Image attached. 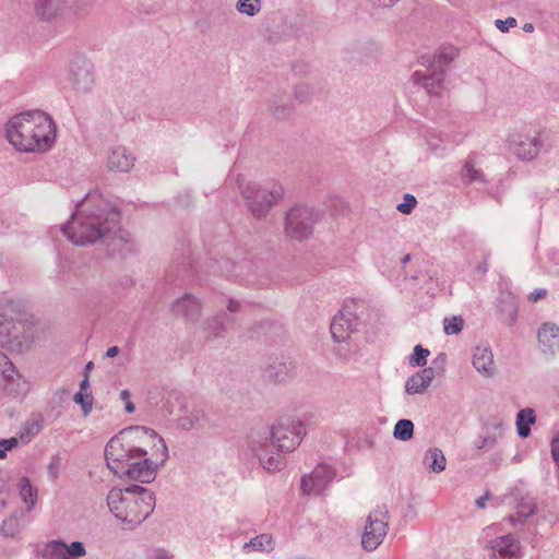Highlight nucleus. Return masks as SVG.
Masks as SVG:
<instances>
[{
	"label": "nucleus",
	"instance_id": "f257e3e1",
	"mask_svg": "<svg viewBox=\"0 0 559 559\" xmlns=\"http://www.w3.org/2000/svg\"><path fill=\"white\" fill-rule=\"evenodd\" d=\"M168 457L164 439L153 429L136 426L120 431L105 447L107 466L115 475L148 484Z\"/></svg>",
	"mask_w": 559,
	"mask_h": 559
},
{
	"label": "nucleus",
	"instance_id": "f03ea898",
	"mask_svg": "<svg viewBox=\"0 0 559 559\" xmlns=\"http://www.w3.org/2000/svg\"><path fill=\"white\" fill-rule=\"evenodd\" d=\"M119 222L120 212L116 206L98 193H87L61 231L73 243L86 246L116 234Z\"/></svg>",
	"mask_w": 559,
	"mask_h": 559
},
{
	"label": "nucleus",
	"instance_id": "7ed1b4c3",
	"mask_svg": "<svg viewBox=\"0 0 559 559\" xmlns=\"http://www.w3.org/2000/svg\"><path fill=\"white\" fill-rule=\"evenodd\" d=\"M8 141L21 152H45L56 139L52 118L41 110L21 112L7 123Z\"/></svg>",
	"mask_w": 559,
	"mask_h": 559
},
{
	"label": "nucleus",
	"instance_id": "20e7f679",
	"mask_svg": "<svg viewBox=\"0 0 559 559\" xmlns=\"http://www.w3.org/2000/svg\"><path fill=\"white\" fill-rule=\"evenodd\" d=\"M33 316L21 301L0 299V346L13 352L27 350L35 340Z\"/></svg>",
	"mask_w": 559,
	"mask_h": 559
},
{
	"label": "nucleus",
	"instance_id": "39448f33",
	"mask_svg": "<svg viewBox=\"0 0 559 559\" xmlns=\"http://www.w3.org/2000/svg\"><path fill=\"white\" fill-rule=\"evenodd\" d=\"M107 504L116 519L134 528L154 511L155 496L145 487L133 484L124 489H111Z\"/></svg>",
	"mask_w": 559,
	"mask_h": 559
},
{
	"label": "nucleus",
	"instance_id": "423d86ee",
	"mask_svg": "<svg viewBox=\"0 0 559 559\" xmlns=\"http://www.w3.org/2000/svg\"><path fill=\"white\" fill-rule=\"evenodd\" d=\"M236 183L242 195L247 201L251 214L261 219L264 217L273 204L282 199L284 191L280 183H272L270 187H260L255 183L246 181L242 175H237Z\"/></svg>",
	"mask_w": 559,
	"mask_h": 559
},
{
	"label": "nucleus",
	"instance_id": "0eeeda50",
	"mask_svg": "<svg viewBox=\"0 0 559 559\" xmlns=\"http://www.w3.org/2000/svg\"><path fill=\"white\" fill-rule=\"evenodd\" d=\"M455 56L456 49L448 47L436 53L432 61H430V58L428 57H423V60H425L423 63L429 62L432 66V69L428 70L427 73L416 71L413 74L414 82L416 84H421L429 95H439L443 87V67L449 64Z\"/></svg>",
	"mask_w": 559,
	"mask_h": 559
},
{
	"label": "nucleus",
	"instance_id": "6e6552de",
	"mask_svg": "<svg viewBox=\"0 0 559 559\" xmlns=\"http://www.w3.org/2000/svg\"><path fill=\"white\" fill-rule=\"evenodd\" d=\"M319 219V213L308 206L297 205L286 214L285 233L296 240H304L312 235L313 226Z\"/></svg>",
	"mask_w": 559,
	"mask_h": 559
},
{
	"label": "nucleus",
	"instance_id": "1a4fd4ad",
	"mask_svg": "<svg viewBox=\"0 0 559 559\" xmlns=\"http://www.w3.org/2000/svg\"><path fill=\"white\" fill-rule=\"evenodd\" d=\"M389 511L385 506H379L367 518L361 546L367 551L376 550L388 533Z\"/></svg>",
	"mask_w": 559,
	"mask_h": 559
},
{
	"label": "nucleus",
	"instance_id": "9d476101",
	"mask_svg": "<svg viewBox=\"0 0 559 559\" xmlns=\"http://www.w3.org/2000/svg\"><path fill=\"white\" fill-rule=\"evenodd\" d=\"M305 433L306 429L301 421L286 420L271 428L270 438L277 451L289 452L299 445Z\"/></svg>",
	"mask_w": 559,
	"mask_h": 559
},
{
	"label": "nucleus",
	"instance_id": "9b49d317",
	"mask_svg": "<svg viewBox=\"0 0 559 559\" xmlns=\"http://www.w3.org/2000/svg\"><path fill=\"white\" fill-rule=\"evenodd\" d=\"M0 381L3 383L4 392L13 397L21 396L28 391V382L3 353H0Z\"/></svg>",
	"mask_w": 559,
	"mask_h": 559
},
{
	"label": "nucleus",
	"instance_id": "f8f14e48",
	"mask_svg": "<svg viewBox=\"0 0 559 559\" xmlns=\"http://www.w3.org/2000/svg\"><path fill=\"white\" fill-rule=\"evenodd\" d=\"M72 87L79 93H88L92 91L95 82V75L92 63L78 58L70 63V78Z\"/></svg>",
	"mask_w": 559,
	"mask_h": 559
},
{
	"label": "nucleus",
	"instance_id": "ddd939ff",
	"mask_svg": "<svg viewBox=\"0 0 559 559\" xmlns=\"http://www.w3.org/2000/svg\"><path fill=\"white\" fill-rule=\"evenodd\" d=\"M85 555V546L79 540H74L69 545L60 539L51 540L45 545L41 551L44 559H78Z\"/></svg>",
	"mask_w": 559,
	"mask_h": 559
},
{
	"label": "nucleus",
	"instance_id": "4468645a",
	"mask_svg": "<svg viewBox=\"0 0 559 559\" xmlns=\"http://www.w3.org/2000/svg\"><path fill=\"white\" fill-rule=\"evenodd\" d=\"M508 141L510 150L522 160L534 159L543 144L538 135L523 133H513Z\"/></svg>",
	"mask_w": 559,
	"mask_h": 559
},
{
	"label": "nucleus",
	"instance_id": "2eb2a0df",
	"mask_svg": "<svg viewBox=\"0 0 559 559\" xmlns=\"http://www.w3.org/2000/svg\"><path fill=\"white\" fill-rule=\"evenodd\" d=\"M334 477L335 471L330 465L319 464L310 475L301 478V490L307 495H320Z\"/></svg>",
	"mask_w": 559,
	"mask_h": 559
},
{
	"label": "nucleus",
	"instance_id": "dca6fc26",
	"mask_svg": "<svg viewBox=\"0 0 559 559\" xmlns=\"http://www.w3.org/2000/svg\"><path fill=\"white\" fill-rule=\"evenodd\" d=\"M171 311L176 317L195 323L202 314V302L194 295L185 294L173 302Z\"/></svg>",
	"mask_w": 559,
	"mask_h": 559
},
{
	"label": "nucleus",
	"instance_id": "f3484780",
	"mask_svg": "<svg viewBox=\"0 0 559 559\" xmlns=\"http://www.w3.org/2000/svg\"><path fill=\"white\" fill-rule=\"evenodd\" d=\"M357 319L352 312L343 309L336 314L331 323L330 331L333 340L337 343L345 342L350 334L357 330Z\"/></svg>",
	"mask_w": 559,
	"mask_h": 559
},
{
	"label": "nucleus",
	"instance_id": "a211bd4d",
	"mask_svg": "<svg viewBox=\"0 0 559 559\" xmlns=\"http://www.w3.org/2000/svg\"><path fill=\"white\" fill-rule=\"evenodd\" d=\"M294 365L290 358L285 356L271 358L263 369L265 380L280 383L290 378Z\"/></svg>",
	"mask_w": 559,
	"mask_h": 559
},
{
	"label": "nucleus",
	"instance_id": "6ab92c4d",
	"mask_svg": "<svg viewBox=\"0 0 559 559\" xmlns=\"http://www.w3.org/2000/svg\"><path fill=\"white\" fill-rule=\"evenodd\" d=\"M472 364L474 368L484 377L492 378L496 374V365L493 354L489 346H476L473 352Z\"/></svg>",
	"mask_w": 559,
	"mask_h": 559
},
{
	"label": "nucleus",
	"instance_id": "aec40b11",
	"mask_svg": "<svg viewBox=\"0 0 559 559\" xmlns=\"http://www.w3.org/2000/svg\"><path fill=\"white\" fill-rule=\"evenodd\" d=\"M538 343L545 355L554 356L559 350V326L544 323L537 334Z\"/></svg>",
	"mask_w": 559,
	"mask_h": 559
},
{
	"label": "nucleus",
	"instance_id": "412c9836",
	"mask_svg": "<svg viewBox=\"0 0 559 559\" xmlns=\"http://www.w3.org/2000/svg\"><path fill=\"white\" fill-rule=\"evenodd\" d=\"M493 556L491 559H514L520 551L519 540L511 534L497 537L491 542Z\"/></svg>",
	"mask_w": 559,
	"mask_h": 559
},
{
	"label": "nucleus",
	"instance_id": "4be33fe9",
	"mask_svg": "<svg viewBox=\"0 0 559 559\" xmlns=\"http://www.w3.org/2000/svg\"><path fill=\"white\" fill-rule=\"evenodd\" d=\"M235 318L226 312H218L209 317L203 322V331L211 338L223 337L229 325L235 323Z\"/></svg>",
	"mask_w": 559,
	"mask_h": 559
},
{
	"label": "nucleus",
	"instance_id": "5701e85b",
	"mask_svg": "<svg viewBox=\"0 0 559 559\" xmlns=\"http://www.w3.org/2000/svg\"><path fill=\"white\" fill-rule=\"evenodd\" d=\"M436 377V370L427 367L411 376L405 382V391L407 394H424Z\"/></svg>",
	"mask_w": 559,
	"mask_h": 559
},
{
	"label": "nucleus",
	"instance_id": "b1692460",
	"mask_svg": "<svg viewBox=\"0 0 559 559\" xmlns=\"http://www.w3.org/2000/svg\"><path fill=\"white\" fill-rule=\"evenodd\" d=\"M135 158L123 146L114 147L107 160V167L111 171H129L134 165Z\"/></svg>",
	"mask_w": 559,
	"mask_h": 559
},
{
	"label": "nucleus",
	"instance_id": "393cba45",
	"mask_svg": "<svg viewBox=\"0 0 559 559\" xmlns=\"http://www.w3.org/2000/svg\"><path fill=\"white\" fill-rule=\"evenodd\" d=\"M516 509V516H510V522L513 525H516L518 523L523 525L527 518L540 512V508L537 507L536 503H534L533 499H531L530 497H522L518 501Z\"/></svg>",
	"mask_w": 559,
	"mask_h": 559
},
{
	"label": "nucleus",
	"instance_id": "a878e982",
	"mask_svg": "<svg viewBox=\"0 0 559 559\" xmlns=\"http://www.w3.org/2000/svg\"><path fill=\"white\" fill-rule=\"evenodd\" d=\"M207 424V416L202 409H192L178 418V427L182 430H198Z\"/></svg>",
	"mask_w": 559,
	"mask_h": 559
},
{
	"label": "nucleus",
	"instance_id": "bb28decb",
	"mask_svg": "<svg viewBox=\"0 0 559 559\" xmlns=\"http://www.w3.org/2000/svg\"><path fill=\"white\" fill-rule=\"evenodd\" d=\"M423 463L429 472L441 473L445 469L447 460L440 449L430 448L426 451Z\"/></svg>",
	"mask_w": 559,
	"mask_h": 559
},
{
	"label": "nucleus",
	"instance_id": "cd10ccee",
	"mask_svg": "<svg viewBox=\"0 0 559 559\" xmlns=\"http://www.w3.org/2000/svg\"><path fill=\"white\" fill-rule=\"evenodd\" d=\"M59 10V0H35V12L41 21L50 22L55 20Z\"/></svg>",
	"mask_w": 559,
	"mask_h": 559
},
{
	"label": "nucleus",
	"instance_id": "c85d7f7f",
	"mask_svg": "<svg viewBox=\"0 0 559 559\" xmlns=\"http://www.w3.org/2000/svg\"><path fill=\"white\" fill-rule=\"evenodd\" d=\"M500 312L506 316V322L512 325L519 316V302L512 294L508 293L500 298Z\"/></svg>",
	"mask_w": 559,
	"mask_h": 559
},
{
	"label": "nucleus",
	"instance_id": "c756f323",
	"mask_svg": "<svg viewBox=\"0 0 559 559\" xmlns=\"http://www.w3.org/2000/svg\"><path fill=\"white\" fill-rule=\"evenodd\" d=\"M535 412L532 408H523L516 415V429L522 438H526L531 433V426L535 424Z\"/></svg>",
	"mask_w": 559,
	"mask_h": 559
},
{
	"label": "nucleus",
	"instance_id": "7c9ffc66",
	"mask_svg": "<svg viewBox=\"0 0 559 559\" xmlns=\"http://www.w3.org/2000/svg\"><path fill=\"white\" fill-rule=\"evenodd\" d=\"M261 466L267 472L281 471L285 466V460L281 455H272L266 449L258 453Z\"/></svg>",
	"mask_w": 559,
	"mask_h": 559
},
{
	"label": "nucleus",
	"instance_id": "2f4dec72",
	"mask_svg": "<svg viewBox=\"0 0 559 559\" xmlns=\"http://www.w3.org/2000/svg\"><path fill=\"white\" fill-rule=\"evenodd\" d=\"M269 110L277 118H285L293 112V106L287 97L277 96L270 102Z\"/></svg>",
	"mask_w": 559,
	"mask_h": 559
},
{
	"label": "nucleus",
	"instance_id": "473e14b6",
	"mask_svg": "<svg viewBox=\"0 0 559 559\" xmlns=\"http://www.w3.org/2000/svg\"><path fill=\"white\" fill-rule=\"evenodd\" d=\"M20 496L28 504V510L33 509L37 500V489L31 484L27 477H22L19 483Z\"/></svg>",
	"mask_w": 559,
	"mask_h": 559
},
{
	"label": "nucleus",
	"instance_id": "72a5a7b5",
	"mask_svg": "<svg viewBox=\"0 0 559 559\" xmlns=\"http://www.w3.org/2000/svg\"><path fill=\"white\" fill-rule=\"evenodd\" d=\"M414 435V424L411 419H400L394 426L393 437L400 441H408Z\"/></svg>",
	"mask_w": 559,
	"mask_h": 559
},
{
	"label": "nucleus",
	"instance_id": "f704fd0d",
	"mask_svg": "<svg viewBox=\"0 0 559 559\" xmlns=\"http://www.w3.org/2000/svg\"><path fill=\"white\" fill-rule=\"evenodd\" d=\"M236 9L238 12L242 14H247L248 16H254L261 10V1L260 0H238L236 3Z\"/></svg>",
	"mask_w": 559,
	"mask_h": 559
},
{
	"label": "nucleus",
	"instance_id": "c9c22d12",
	"mask_svg": "<svg viewBox=\"0 0 559 559\" xmlns=\"http://www.w3.org/2000/svg\"><path fill=\"white\" fill-rule=\"evenodd\" d=\"M430 352L427 348H424L421 345H416L414 347V353L408 358V364L412 367H424L427 364V357Z\"/></svg>",
	"mask_w": 559,
	"mask_h": 559
},
{
	"label": "nucleus",
	"instance_id": "e433bc0d",
	"mask_svg": "<svg viewBox=\"0 0 559 559\" xmlns=\"http://www.w3.org/2000/svg\"><path fill=\"white\" fill-rule=\"evenodd\" d=\"M462 177L467 182L484 181V175L474 167L472 160H467L462 168Z\"/></svg>",
	"mask_w": 559,
	"mask_h": 559
},
{
	"label": "nucleus",
	"instance_id": "4c0bfd02",
	"mask_svg": "<svg viewBox=\"0 0 559 559\" xmlns=\"http://www.w3.org/2000/svg\"><path fill=\"white\" fill-rule=\"evenodd\" d=\"M73 401L81 405L82 407V412H83V416H88L90 413L92 412V408H93V397L91 395V393H85V392H76L73 396Z\"/></svg>",
	"mask_w": 559,
	"mask_h": 559
},
{
	"label": "nucleus",
	"instance_id": "58836bf2",
	"mask_svg": "<svg viewBox=\"0 0 559 559\" xmlns=\"http://www.w3.org/2000/svg\"><path fill=\"white\" fill-rule=\"evenodd\" d=\"M247 546L252 547L254 550H270L272 547V537L267 534H261L252 538Z\"/></svg>",
	"mask_w": 559,
	"mask_h": 559
},
{
	"label": "nucleus",
	"instance_id": "ea45409f",
	"mask_svg": "<svg viewBox=\"0 0 559 559\" xmlns=\"http://www.w3.org/2000/svg\"><path fill=\"white\" fill-rule=\"evenodd\" d=\"M216 263H217V267H214L213 273L223 275V276L236 275V272L234 271L235 264L228 258H222Z\"/></svg>",
	"mask_w": 559,
	"mask_h": 559
},
{
	"label": "nucleus",
	"instance_id": "a19ab883",
	"mask_svg": "<svg viewBox=\"0 0 559 559\" xmlns=\"http://www.w3.org/2000/svg\"><path fill=\"white\" fill-rule=\"evenodd\" d=\"M313 91L310 85L302 83L295 86L294 97L298 103H307L310 100Z\"/></svg>",
	"mask_w": 559,
	"mask_h": 559
},
{
	"label": "nucleus",
	"instance_id": "79ce46f5",
	"mask_svg": "<svg viewBox=\"0 0 559 559\" xmlns=\"http://www.w3.org/2000/svg\"><path fill=\"white\" fill-rule=\"evenodd\" d=\"M443 324L447 334H457L463 330L464 320L462 317L445 318Z\"/></svg>",
	"mask_w": 559,
	"mask_h": 559
},
{
	"label": "nucleus",
	"instance_id": "37998d69",
	"mask_svg": "<svg viewBox=\"0 0 559 559\" xmlns=\"http://www.w3.org/2000/svg\"><path fill=\"white\" fill-rule=\"evenodd\" d=\"M62 457L60 453H56L51 456L50 462L47 466V473L49 478L55 481L60 474V467H61Z\"/></svg>",
	"mask_w": 559,
	"mask_h": 559
},
{
	"label": "nucleus",
	"instance_id": "c03bdc74",
	"mask_svg": "<svg viewBox=\"0 0 559 559\" xmlns=\"http://www.w3.org/2000/svg\"><path fill=\"white\" fill-rule=\"evenodd\" d=\"M1 533L4 536L13 537L19 532V520L15 516L5 519L1 525Z\"/></svg>",
	"mask_w": 559,
	"mask_h": 559
},
{
	"label": "nucleus",
	"instance_id": "a18cd8bd",
	"mask_svg": "<svg viewBox=\"0 0 559 559\" xmlns=\"http://www.w3.org/2000/svg\"><path fill=\"white\" fill-rule=\"evenodd\" d=\"M417 204V200L413 194H404L403 202L397 205V211L402 214H411Z\"/></svg>",
	"mask_w": 559,
	"mask_h": 559
},
{
	"label": "nucleus",
	"instance_id": "49530a36",
	"mask_svg": "<svg viewBox=\"0 0 559 559\" xmlns=\"http://www.w3.org/2000/svg\"><path fill=\"white\" fill-rule=\"evenodd\" d=\"M496 444L497 438L495 435L479 437L478 440L475 441V448L477 450H491Z\"/></svg>",
	"mask_w": 559,
	"mask_h": 559
},
{
	"label": "nucleus",
	"instance_id": "de8ad7c7",
	"mask_svg": "<svg viewBox=\"0 0 559 559\" xmlns=\"http://www.w3.org/2000/svg\"><path fill=\"white\" fill-rule=\"evenodd\" d=\"M19 444L17 438L0 439V459L7 456V451H11Z\"/></svg>",
	"mask_w": 559,
	"mask_h": 559
},
{
	"label": "nucleus",
	"instance_id": "09e8293b",
	"mask_svg": "<svg viewBox=\"0 0 559 559\" xmlns=\"http://www.w3.org/2000/svg\"><path fill=\"white\" fill-rule=\"evenodd\" d=\"M495 24L500 32L506 33L509 31L510 27L516 26V20L514 17H508L506 20H496Z\"/></svg>",
	"mask_w": 559,
	"mask_h": 559
},
{
	"label": "nucleus",
	"instance_id": "8fccbe9b",
	"mask_svg": "<svg viewBox=\"0 0 559 559\" xmlns=\"http://www.w3.org/2000/svg\"><path fill=\"white\" fill-rule=\"evenodd\" d=\"M226 309L229 313H238L242 310V305L239 300L235 298H228L226 304Z\"/></svg>",
	"mask_w": 559,
	"mask_h": 559
},
{
	"label": "nucleus",
	"instance_id": "3c124183",
	"mask_svg": "<svg viewBox=\"0 0 559 559\" xmlns=\"http://www.w3.org/2000/svg\"><path fill=\"white\" fill-rule=\"evenodd\" d=\"M551 456L556 464L559 466V436L551 441Z\"/></svg>",
	"mask_w": 559,
	"mask_h": 559
},
{
	"label": "nucleus",
	"instance_id": "603ef678",
	"mask_svg": "<svg viewBox=\"0 0 559 559\" xmlns=\"http://www.w3.org/2000/svg\"><path fill=\"white\" fill-rule=\"evenodd\" d=\"M547 295V290L544 288L535 289L533 293L530 294L528 299L531 301H538L540 299H544Z\"/></svg>",
	"mask_w": 559,
	"mask_h": 559
},
{
	"label": "nucleus",
	"instance_id": "864d4df0",
	"mask_svg": "<svg viewBox=\"0 0 559 559\" xmlns=\"http://www.w3.org/2000/svg\"><path fill=\"white\" fill-rule=\"evenodd\" d=\"M538 514L540 518L546 520L551 525L558 521V514L556 512H549V513L544 514V511L540 508V512Z\"/></svg>",
	"mask_w": 559,
	"mask_h": 559
},
{
	"label": "nucleus",
	"instance_id": "5fc2aeb1",
	"mask_svg": "<svg viewBox=\"0 0 559 559\" xmlns=\"http://www.w3.org/2000/svg\"><path fill=\"white\" fill-rule=\"evenodd\" d=\"M135 445H141L150 451L148 456L152 452H156V448H153V441L152 439H145L143 441H134Z\"/></svg>",
	"mask_w": 559,
	"mask_h": 559
},
{
	"label": "nucleus",
	"instance_id": "6e6d98bb",
	"mask_svg": "<svg viewBox=\"0 0 559 559\" xmlns=\"http://www.w3.org/2000/svg\"><path fill=\"white\" fill-rule=\"evenodd\" d=\"M120 353V348L118 346H111L109 347L105 354H104V358H114L116 357L118 354Z\"/></svg>",
	"mask_w": 559,
	"mask_h": 559
},
{
	"label": "nucleus",
	"instance_id": "4d7b16f0",
	"mask_svg": "<svg viewBox=\"0 0 559 559\" xmlns=\"http://www.w3.org/2000/svg\"><path fill=\"white\" fill-rule=\"evenodd\" d=\"M490 498V492L486 491L484 496H481L479 499L476 500V506L479 509L485 508L486 501Z\"/></svg>",
	"mask_w": 559,
	"mask_h": 559
},
{
	"label": "nucleus",
	"instance_id": "13d9d810",
	"mask_svg": "<svg viewBox=\"0 0 559 559\" xmlns=\"http://www.w3.org/2000/svg\"><path fill=\"white\" fill-rule=\"evenodd\" d=\"M88 388H90V380H88V376H87V374H85V376H84V378H83V380H82V381H81V383H80V390H79V391H80V392H85V393H86V391L88 390Z\"/></svg>",
	"mask_w": 559,
	"mask_h": 559
},
{
	"label": "nucleus",
	"instance_id": "bf43d9fd",
	"mask_svg": "<svg viewBox=\"0 0 559 559\" xmlns=\"http://www.w3.org/2000/svg\"><path fill=\"white\" fill-rule=\"evenodd\" d=\"M130 397H131V393L129 390H122L120 392V399L123 400V401H130Z\"/></svg>",
	"mask_w": 559,
	"mask_h": 559
},
{
	"label": "nucleus",
	"instance_id": "052dcab7",
	"mask_svg": "<svg viewBox=\"0 0 559 559\" xmlns=\"http://www.w3.org/2000/svg\"><path fill=\"white\" fill-rule=\"evenodd\" d=\"M135 411V406L131 401L126 402V412L131 414Z\"/></svg>",
	"mask_w": 559,
	"mask_h": 559
},
{
	"label": "nucleus",
	"instance_id": "680f3d73",
	"mask_svg": "<svg viewBox=\"0 0 559 559\" xmlns=\"http://www.w3.org/2000/svg\"><path fill=\"white\" fill-rule=\"evenodd\" d=\"M94 368V364L93 361H88L86 365H85V368H84V376L85 374H90V372L93 370Z\"/></svg>",
	"mask_w": 559,
	"mask_h": 559
},
{
	"label": "nucleus",
	"instance_id": "e2e57ef3",
	"mask_svg": "<svg viewBox=\"0 0 559 559\" xmlns=\"http://www.w3.org/2000/svg\"><path fill=\"white\" fill-rule=\"evenodd\" d=\"M523 31L526 33H532L534 31V25L532 23H526L523 25Z\"/></svg>",
	"mask_w": 559,
	"mask_h": 559
},
{
	"label": "nucleus",
	"instance_id": "0e129e2a",
	"mask_svg": "<svg viewBox=\"0 0 559 559\" xmlns=\"http://www.w3.org/2000/svg\"><path fill=\"white\" fill-rule=\"evenodd\" d=\"M478 270H479L480 272H483V273H486V272H487V265H486V263H484V264H479V265H478Z\"/></svg>",
	"mask_w": 559,
	"mask_h": 559
},
{
	"label": "nucleus",
	"instance_id": "69168bd1",
	"mask_svg": "<svg viewBox=\"0 0 559 559\" xmlns=\"http://www.w3.org/2000/svg\"><path fill=\"white\" fill-rule=\"evenodd\" d=\"M153 559H166L165 555L164 554H160V552H156L154 555V558Z\"/></svg>",
	"mask_w": 559,
	"mask_h": 559
},
{
	"label": "nucleus",
	"instance_id": "338daca9",
	"mask_svg": "<svg viewBox=\"0 0 559 559\" xmlns=\"http://www.w3.org/2000/svg\"><path fill=\"white\" fill-rule=\"evenodd\" d=\"M409 260H411V254H406V255H404V258L402 259V261H401V262H402L403 264H406Z\"/></svg>",
	"mask_w": 559,
	"mask_h": 559
}]
</instances>
